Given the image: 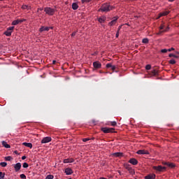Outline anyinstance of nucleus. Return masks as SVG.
<instances>
[{
	"label": "nucleus",
	"instance_id": "obj_24",
	"mask_svg": "<svg viewBox=\"0 0 179 179\" xmlns=\"http://www.w3.org/2000/svg\"><path fill=\"white\" fill-rule=\"evenodd\" d=\"M170 13V11H163L162 13H159V17H162V16H167Z\"/></svg>",
	"mask_w": 179,
	"mask_h": 179
},
{
	"label": "nucleus",
	"instance_id": "obj_50",
	"mask_svg": "<svg viewBox=\"0 0 179 179\" xmlns=\"http://www.w3.org/2000/svg\"><path fill=\"white\" fill-rule=\"evenodd\" d=\"M119 36H120V32L117 31V33H116V38H117V37H119Z\"/></svg>",
	"mask_w": 179,
	"mask_h": 179
},
{
	"label": "nucleus",
	"instance_id": "obj_7",
	"mask_svg": "<svg viewBox=\"0 0 179 179\" xmlns=\"http://www.w3.org/2000/svg\"><path fill=\"white\" fill-rule=\"evenodd\" d=\"M153 169L156 170L157 171H164V170H166V166H153Z\"/></svg>",
	"mask_w": 179,
	"mask_h": 179
},
{
	"label": "nucleus",
	"instance_id": "obj_53",
	"mask_svg": "<svg viewBox=\"0 0 179 179\" xmlns=\"http://www.w3.org/2000/svg\"><path fill=\"white\" fill-rule=\"evenodd\" d=\"M169 2H174V0H169Z\"/></svg>",
	"mask_w": 179,
	"mask_h": 179
},
{
	"label": "nucleus",
	"instance_id": "obj_19",
	"mask_svg": "<svg viewBox=\"0 0 179 179\" xmlns=\"http://www.w3.org/2000/svg\"><path fill=\"white\" fill-rule=\"evenodd\" d=\"M1 143H2L3 146L4 148H6V149H10V145L9 144H8V143H6V141H3L1 142Z\"/></svg>",
	"mask_w": 179,
	"mask_h": 179
},
{
	"label": "nucleus",
	"instance_id": "obj_26",
	"mask_svg": "<svg viewBox=\"0 0 179 179\" xmlns=\"http://www.w3.org/2000/svg\"><path fill=\"white\" fill-rule=\"evenodd\" d=\"M22 9L23 10L27 9V10H30V9H31V7L27 5H23L22 6Z\"/></svg>",
	"mask_w": 179,
	"mask_h": 179
},
{
	"label": "nucleus",
	"instance_id": "obj_9",
	"mask_svg": "<svg viewBox=\"0 0 179 179\" xmlns=\"http://www.w3.org/2000/svg\"><path fill=\"white\" fill-rule=\"evenodd\" d=\"M24 20H24V19L16 20L13 21L11 24H12V26H16V25L19 24V23H22V22H24Z\"/></svg>",
	"mask_w": 179,
	"mask_h": 179
},
{
	"label": "nucleus",
	"instance_id": "obj_12",
	"mask_svg": "<svg viewBox=\"0 0 179 179\" xmlns=\"http://www.w3.org/2000/svg\"><path fill=\"white\" fill-rule=\"evenodd\" d=\"M64 173H66V176H71V174L73 173V171H72V169L71 168H66L65 169Z\"/></svg>",
	"mask_w": 179,
	"mask_h": 179
},
{
	"label": "nucleus",
	"instance_id": "obj_45",
	"mask_svg": "<svg viewBox=\"0 0 179 179\" xmlns=\"http://www.w3.org/2000/svg\"><path fill=\"white\" fill-rule=\"evenodd\" d=\"M76 36V31H74L71 34V37H75Z\"/></svg>",
	"mask_w": 179,
	"mask_h": 179
},
{
	"label": "nucleus",
	"instance_id": "obj_44",
	"mask_svg": "<svg viewBox=\"0 0 179 179\" xmlns=\"http://www.w3.org/2000/svg\"><path fill=\"white\" fill-rule=\"evenodd\" d=\"M92 0H82V3H85V2H90Z\"/></svg>",
	"mask_w": 179,
	"mask_h": 179
},
{
	"label": "nucleus",
	"instance_id": "obj_35",
	"mask_svg": "<svg viewBox=\"0 0 179 179\" xmlns=\"http://www.w3.org/2000/svg\"><path fill=\"white\" fill-rule=\"evenodd\" d=\"M45 179H54L53 175H48L45 178Z\"/></svg>",
	"mask_w": 179,
	"mask_h": 179
},
{
	"label": "nucleus",
	"instance_id": "obj_4",
	"mask_svg": "<svg viewBox=\"0 0 179 179\" xmlns=\"http://www.w3.org/2000/svg\"><path fill=\"white\" fill-rule=\"evenodd\" d=\"M101 131L104 133V134H111V133H114L115 131V129L114 128H108V127H103L101 129Z\"/></svg>",
	"mask_w": 179,
	"mask_h": 179
},
{
	"label": "nucleus",
	"instance_id": "obj_31",
	"mask_svg": "<svg viewBox=\"0 0 179 179\" xmlns=\"http://www.w3.org/2000/svg\"><path fill=\"white\" fill-rule=\"evenodd\" d=\"M169 57L170 58H171V57H173L174 58H179L178 56H177V55H174V54H173V53L169 54Z\"/></svg>",
	"mask_w": 179,
	"mask_h": 179
},
{
	"label": "nucleus",
	"instance_id": "obj_5",
	"mask_svg": "<svg viewBox=\"0 0 179 179\" xmlns=\"http://www.w3.org/2000/svg\"><path fill=\"white\" fill-rule=\"evenodd\" d=\"M13 167L15 169V171L17 172L20 169H22V164L20 162H18L13 165Z\"/></svg>",
	"mask_w": 179,
	"mask_h": 179
},
{
	"label": "nucleus",
	"instance_id": "obj_56",
	"mask_svg": "<svg viewBox=\"0 0 179 179\" xmlns=\"http://www.w3.org/2000/svg\"><path fill=\"white\" fill-rule=\"evenodd\" d=\"M100 73H103V72L100 71Z\"/></svg>",
	"mask_w": 179,
	"mask_h": 179
},
{
	"label": "nucleus",
	"instance_id": "obj_57",
	"mask_svg": "<svg viewBox=\"0 0 179 179\" xmlns=\"http://www.w3.org/2000/svg\"><path fill=\"white\" fill-rule=\"evenodd\" d=\"M0 1H3V0H0Z\"/></svg>",
	"mask_w": 179,
	"mask_h": 179
},
{
	"label": "nucleus",
	"instance_id": "obj_3",
	"mask_svg": "<svg viewBox=\"0 0 179 179\" xmlns=\"http://www.w3.org/2000/svg\"><path fill=\"white\" fill-rule=\"evenodd\" d=\"M13 30H15V27H9L8 28H7V30L3 33V34H5V36H6L7 37H10V36H12V31H13Z\"/></svg>",
	"mask_w": 179,
	"mask_h": 179
},
{
	"label": "nucleus",
	"instance_id": "obj_8",
	"mask_svg": "<svg viewBox=\"0 0 179 179\" xmlns=\"http://www.w3.org/2000/svg\"><path fill=\"white\" fill-rule=\"evenodd\" d=\"M93 66L95 69H100V68H101V63H100V62H94Z\"/></svg>",
	"mask_w": 179,
	"mask_h": 179
},
{
	"label": "nucleus",
	"instance_id": "obj_36",
	"mask_svg": "<svg viewBox=\"0 0 179 179\" xmlns=\"http://www.w3.org/2000/svg\"><path fill=\"white\" fill-rule=\"evenodd\" d=\"M169 64H171V65H174V64H176V60H174V59H172L169 61Z\"/></svg>",
	"mask_w": 179,
	"mask_h": 179
},
{
	"label": "nucleus",
	"instance_id": "obj_58",
	"mask_svg": "<svg viewBox=\"0 0 179 179\" xmlns=\"http://www.w3.org/2000/svg\"><path fill=\"white\" fill-rule=\"evenodd\" d=\"M178 54H179V52H178Z\"/></svg>",
	"mask_w": 179,
	"mask_h": 179
},
{
	"label": "nucleus",
	"instance_id": "obj_51",
	"mask_svg": "<svg viewBox=\"0 0 179 179\" xmlns=\"http://www.w3.org/2000/svg\"><path fill=\"white\" fill-rule=\"evenodd\" d=\"M52 64H53V65H55V64H57V61L53 60V61H52Z\"/></svg>",
	"mask_w": 179,
	"mask_h": 179
},
{
	"label": "nucleus",
	"instance_id": "obj_54",
	"mask_svg": "<svg viewBox=\"0 0 179 179\" xmlns=\"http://www.w3.org/2000/svg\"><path fill=\"white\" fill-rule=\"evenodd\" d=\"M50 27V29H51V30H52V29H54V27Z\"/></svg>",
	"mask_w": 179,
	"mask_h": 179
},
{
	"label": "nucleus",
	"instance_id": "obj_22",
	"mask_svg": "<svg viewBox=\"0 0 179 179\" xmlns=\"http://www.w3.org/2000/svg\"><path fill=\"white\" fill-rule=\"evenodd\" d=\"M22 145L27 148H29L30 149L33 148V144H31V143H23Z\"/></svg>",
	"mask_w": 179,
	"mask_h": 179
},
{
	"label": "nucleus",
	"instance_id": "obj_25",
	"mask_svg": "<svg viewBox=\"0 0 179 179\" xmlns=\"http://www.w3.org/2000/svg\"><path fill=\"white\" fill-rule=\"evenodd\" d=\"M78 8H79V6L78 5V3H72V9H73V10H76V9H78Z\"/></svg>",
	"mask_w": 179,
	"mask_h": 179
},
{
	"label": "nucleus",
	"instance_id": "obj_20",
	"mask_svg": "<svg viewBox=\"0 0 179 179\" xmlns=\"http://www.w3.org/2000/svg\"><path fill=\"white\" fill-rule=\"evenodd\" d=\"M106 17L105 16H101L98 18L99 23H104L106 22Z\"/></svg>",
	"mask_w": 179,
	"mask_h": 179
},
{
	"label": "nucleus",
	"instance_id": "obj_11",
	"mask_svg": "<svg viewBox=\"0 0 179 179\" xmlns=\"http://www.w3.org/2000/svg\"><path fill=\"white\" fill-rule=\"evenodd\" d=\"M39 31H40V33H43V31H50V27L42 26L39 29Z\"/></svg>",
	"mask_w": 179,
	"mask_h": 179
},
{
	"label": "nucleus",
	"instance_id": "obj_46",
	"mask_svg": "<svg viewBox=\"0 0 179 179\" xmlns=\"http://www.w3.org/2000/svg\"><path fill=\"white\" fill-rule=\"evenodd\" d=\"M122 27V25L119 26L117 31L120 33V30H121Z\"/></svg>",
	"mask_w": 179,
	"mask_h": 179
},
{
	"label": "nucleus",
	"instance_id": "obj_38",
	"mask_svg": "<svg viewBox=\"0 0 179 179\" xmlns=\"http://www.w3.org/2000/svg\"><path fill=\"white\" fill-rule=\"evenodd\" d=\"M152 66H150V64L146 65L145 66V69H147V71H150V69H151Z\"/></svg>",
	"mask_w": 179,
	"mask_h": 179
},
{
	"label": "nucleus",
	"instance_id": "obj_33",
	"mask_svg": "<svg viewBox=\"0 0 179 179\" xmlns=\"http://www.w3.org/2000/svg\"><path fill=\"white\" fill-rule=\"evenodd\" d=\"M0 166H1V167H6V166H8V163H6V162H1L0 163Z\"/></svg>",
	"mask_w": 179,
	"mask_h": 179
},
{
	"label": "nucleus",
	"instance_id": "obj_43",
	"mask_svg": "<svg viewBox=\"0 0 179 179\" xmlns=\"http://www.w3.org/2000/svg\"><path fill=\"white\" fill-rule=\"evenodd\" d=\"M87 141H90V138H86L83 139V142H87Z\"/></svg>",
	"mask_w": 179,
	"mask_h": 179
},
{
	"label": "nucleus",
	"instance_id": "obj_30",
	"mask_svg": "<svg viewBox=\"0 0 179 179\" xmlns=\"http://www.w3.org/2000/svg\"><path fill=\"white\" fill-rule=\"evenodd\" d=\"M128 170V171H129V173H130V174H135V171H134L133 169H132V168H129V169H127Z\"/></svg>",
	"mask_w": 179,
	"mask_h": 179
},
{
	"label": "nucleus",
	"instance_id": "obj_32",
	"mask_svg": "<svg viewBox=\"0 0 179 179\" xmlns=\"http://www.w3.org/2000/svg\"><path fill=\"white\" fill-rule=\"evenodd\" d=\"M5 178V173L0 171V179H4Z\"/></svg>",
	"mask_w": 179,
	"mask_h": 179
},
{
	"label": "nucleus",
	"instance_id": "obj_13",
	"mask_svg": "<svg viewBox=\"0 0 179 179\" xmlns=\"http://www.w3.org/2000/svg\"><path fill=\"white\" fill-rule=\"evenodd\" d=\"M137 155H149V151L145 150H139L137 151Z\"/></svg>",
	"mask_w": 179,
	"mask_h": 179
},
{
	"label": "nucleus",
	"instance_id": "obj_17",
	"mask_svg": "<svg viewBox=\"0 0 179 179\" xmlns=\"http://www.w3.org/2000/svg\"><path fill=\"white\" fill-rule=\"evenodd\" d=\"M170 30V27H167L165 29L162 31H159L158 33H157V36H160L162 33H166V31H169Z\"/></svg>",
	"mask_w": 179,
	"mask_h": 179
},
{
	"label": "nucleus",
	"instance_id": "obj_27",
	"mask_svg": "<svg viewBox=\"0 0 179 179\" xmlns=\"http://www.w3.org/2000/svg\"><path fill=\"white\" fill-rule=\"evenodd\" d=\"M165 164L166 165V166H168V167H171V169H173V167H175V166H174V164H173V163H165Z\"/></svg>",
	"mask_w": 179,
	"mask_h": 179
},
{
	"label": "nucleus",
	"instance_id": "obj_49",
	"mask_svg": "<svg viewBox=\"0 0 179 179\" xmlns=\"http://www.w3.org/2000/svg\"><path fill=\"white\" fill-rule=\"evenodd\" d=\"M40 10H43V8H38V10H37L38 13H40Z\"/></svg>",
	"mask_w": 179,
	"mask_h": 179
},
{
	"label": "nucleus",
	"instance_id": "obj_55",
	"mask_svg": "<svg viewBox=\"0 0 179 179\" xmlns=\"http://www.w3.org/2000/svg\"><path fill=\"white\" fill-rule=\"evenodd\" d=\"M14 153H15V155H17V151L15 150V151L14 152Z\"/></svg>",
	"mask_w": 179,
	"mask_h": 179
},
{
	"label": "nucleus",
	"instance_id": "obj_41",
	"mask_svg": "<svg viewBox=\"0 0 179 179\" xmlns=\"http://www.w3.org/2000/svg\"><path fill=\"white\" fill-rule=\"evenodd\" d=\"M20 178H22V179H26V175H24V174H21L20 176Z\"/></svg>",
	"mask_w": 179,
	"mask_h": 179
},
{
	"label": "nucleus",
	"instance_id": "obj_14",
	"mask_svg": "<svg viewBox=\"0 0 179 179\" xmlns=\"http://www.w3.org/2000/svg\"><path fill=\"white\" fill-rule=\"evenodd\" d=\"M129 163L133 164V166H136V164H138V160L135 158H131L129 159Z\"/></svg>",
	"mask_w": 179,
	"mask_h": 179
},
{
	"label": "nucleus",
	"instance_id": "obj_6",
	"mask_svg": "<svg viewBox=\"0 0 179 179\" xmlns=\"http://www.w3.org/2000/svg\"><path fill=\"white\" fill-rule=\"evenodd\" d=\"M52 138L50 136L48 137H44L42 140H41V143H48L49 142H51Z\"/></svg>",
	"mask_w": 179,
	"mask_h": 179
},
{
	"label": "nucleus",
	"instance_id": "obj_39",
	"mask_svg": "<svg viewBox=\"0 0 179 179\" xmlns=\"http://www.w3.org/2000/svg\"><path fill=\"white\" fill-rule=\"evenodd\" d=\"M124 168H125L126 170H129V169L131 168V167L129 166V164H124Z\"/></svg>",
	"mask_w": 179,
	"mask_h": 179
},
{
	"label": "nucleus",
	"instance_id": "obj_18",
	"mask_svg": "<svg viewBox=\"0 0 179 179\" xmlns=\"http://www.w3.org/2000/svg\"><path fill=\"white\" fill-rule=\"evenodd\" d=\"M145 179H155L156 178V175L155 173L149 174L145 177Z\"/></svg>",
	"mask_w": 179,
	"mask_h": 179
},
{
	"label": "nucleus",
	"instance_id": "obj_10",
	"mask_svg": "<svg viewBox=\"0 0 179 179\" xmlns=\"http://www.w3.org/2000/svg\"><path fill=\"white\" fill-rule=\"evenodd\" d=\"M117 20H118V17H113V20L108 23V26H114L117 23Z\"/></svg>",
	"mask_w": 179,
	"mask_h": 179
},
{
	"label": "nucleus",
	"instance_id": "obj_48",
	"mask_svg": "<svg viewBox=\"0 0 179 179\" xmlns=\"http://www.w3.org/2000/svg\"><path fill=\"white\" fill-rule=\"evenodd\" d=\"M168 51L170 52L171 51H174V48H171L170 49H168Z\"/></svg>",
	"mask_w": 179,
	"mask_h": 179
},
{
	"label": "nucleus",
	"instance_id": "obj_2",
	"mask_svg": "<svg viewBox=\"0 0 179 179\" xmlns=\"http://www.w3.org/2000/svg\"><path fill=\"white\" fill-rule=\"evenodd\" d=\"M44 12H45L46 15H49V16H52L55 13V10L50 7H46L44 8Z\"/></svg>",
	"mask_w": 179,
	"mask_h": 179
},
{
	"label": "nucleus",
	"instance_id": "obj_34",
	"mask_svg": "<svg viewBox=\"0 0 179 179\" xmlns=\"http://www.w3.org/2000/svg\"><path fill=\"white\" fill-rule=\"evenodd\" d=\"M22 167L24 169H27V167H29V164H27V162H24L23 164H22Z\"/></svg>",
	"mask_w": 179,
	"mask_h": 179
},
{
	"label": "nucleus",
	"instance_id": "obj_42",
	"mask_svg": "<svg viewBox=\"0 0 179 179\" xmlns=\"http://www.w3.org/2000/svg\"><path fill=\"white\" fill-rule=\"evenodd\" d=\"M167 51H169L167 49L161 50V52H162V53H166V52H167Z\"/></svg>",
	"mask_w": 179,
	"mask_h": 179
},
{
	"label": "nucleus",
	"instance_id": "obj_23",
	"mask_svg": "<svg viewBox=\"0 0 179 179\" xmlns=\"http://www.w3.org/2000/svg\"><path fill=\"white\" fill-rule=\"evenodd\" d=\"M151 75L152 76H157V75H159V71L154 69L151 71Z\"/></svg>",
	"mask_w": 179,
	"mask_h": 179
},
{
	"label": "nucleus",
	"instance_id": "obj_37",
	"mask_svg": "<svg viewBox=\"0 0 179 179\" xmlns=\"http://www.w3.org/2000/svg\"><path fill=\"white\" fill-rule=\"evenodd\" d=\"M110 125L112 127H115L117 125V122H115V121L110 122Z\"/></svg>",
	"mask_w": 179,
	"mask_h": 179
},
{
	"label": "nucleus",
	"instance_id": "obj_15",
	"mask_svg": "<svg viewBox=\"0 0 179 179\" xmlns=\"http://www.w3.org/2000/svg\"><path fill=\"white\" fill-rule=\"evenodd\" d=\"M112 156H113V157H122L124 154L122 152H115L112 154Z\"/></svg>",
	"mask_w": 179,
	"mask_h": 179
},
{
	"label": "nucleus",
	"instance_id": "obj_21",
	"mask_svg": "<svg viewBox=\"0 0 179 179\" xmlns=\"http://www.w3.org/2000/svg\"><path fill=\"white\" fill-rule=\"evenodd\" d=\"M167 27H169V25L166 24V23H163L159 26V30H165V29H167Z\"/></svg>",
	"mask_w": 179,
	"mask_h": 179
},
{
	"label": "nucleus",
	"instance_id": "obj_1",
	"mask_svg": "<svg viewBox=\"0 0 179 179\" xmlns=\"http://www.w3.org/2000/svg\"><path fill=\"white\" fill-rule=\"evenodd\" d=\"M113 8L108 3H103L99 9V12H110V10H113Z\"/></svg>",
	"mask_w": 179,
	"mask_h": 179
},
{
	"label": "nucleus",
	"instance_id": "obj_52",
	"mask_svg": "<svg viewBox=\"0 0 179 179\" xmlns=\"http://www.w3.org/2000/svg\"><path fill=\"white\" fill-rule=\"evenodd\" d=\"M25 159H26V156L22 157V160H25Z\"/></svg>",
	"mask_w": 179,
	"mask_h": 179
},
{
	"label": "nucleus",
	"instance_id": "obj_40",
	"mask_svg": "<svg viewBox=\"0 0 179 179\" xmlns=\"http://www.w3.org/2000/svg\"><path fill=\"white\" fill-rule=\"evenodd\" d=\"M113 64L111 63H108L106 64V68H112Z\"/></svg>",
	"mask_w": 179,
	"mask_h": 179
},
{
	"label": "nucleus",
	"instance_id": "obj_28",
	"mask_svg": "<svg viewBox=\"0 0 179 179\" xmlns=\"http://www.w3.org/2000/svg\"><path fill=\"white\" fill-rule=\"evenodd\" d=\"M4 159L6 162H10V160H13V158H12V157L10 156H8V157H5Z\"/></svg>",
	"mask_w": 179,
	"mask_h": 179
},
{
	"label": "nucleus",
	"instance_id": "obj_16",
	"mask_svg": "<svg viewBox=\"0 0 179 179\" xmlns=\"http://www.w3.org/2000/svg\"><path fill=\"white\" fill-rule=\"evenodd\" d=\"M73 162H75V159H73V158H67L64 159L63 163H73Z\"/></svg>",
	"mask_w": 179,
	"mask_h": 179
},
{
	"label": "nucleus",
	"instance_id": "obj_47",
	"mask_svg": "<svg viewBox=\"0 0 179 179\" xmlns=\"http://www.w3.org/2000/svg\"><path fill=\"white\" fill-rule=\"evenodd\" d=\"M116 68L117 67L115 66H112L111 69L112 71H115Z\"/></svg>",
	"mask_w": 179,
	"mask_h": 179
},
{
	"label": "nucleus",
	"instance_id": "obj_29",
	"mask_svg": "<svg viewBox=\"0 0 179 179\" xmlns=\"http://www.w3.org/2000/svg\"><path fill=\"white\" fill-rule=\"evenodd\" d=\"M142 43H143L144 44H148V43H149V39L147 38H143Z\"/></svg>",
	"mask_w": 179,
	"mask_h": 179
}]
</instances>
